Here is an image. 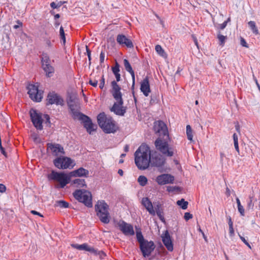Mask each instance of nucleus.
<instances>
[{
    "label": "nucleus",
    "instance_id": "f257e3e1",
    "mask_svg": "<svg viewBox=\"0 0 260 260\" xmlns=\"http://www.w3.org/2000/svg\"><path fill=\"white\" fill-rule=\"evenodd\" d=\"M135 162L139 170H145L150 166L151 151L149 147L143 144L135 152Z\"/></svg>",
    "mask_w": 260,
    "mask_h": 260
},
{
    "label": "nucleus",
    "instance_id": "f03ea898",
    "mask_svg": "<svg viewBox=\"0 0 260 260\" xmlns=\"http://www.w3.org/2000/svg\"><path fill=\"white\" fill-rule=\"evenodd\" d=\"M97 120L100 127L105 133H114L118 128L112 118L106 115L104 112L101 113L98 115Z\"/></svg>",
    "mask_w": 260,
    "mask_h": 260
},
{
    "label": "nucleus",
    "instance_id": "7ed1b4c3",
    "mask_svg": "<svg viewBox=\"0 0 260 260\" xmlns=\"http://www.w3.org/2000/svg\"><path fill=\"white\" fill-rule=\"evenodd\" d=\"M167 139H169L165 138L162 139L161 138H158L154 142V145L156 150L162 155L170 157L174 156L176 152V150L173 146L169 144Z\"/></svg>",
    "mask_w": 260,
    "mask_h": 260
},
{
    "label": "nucleus",
    "instance_id": "20e7f679",
    "mask_svg": "<svg viewBox=\"0 0 260 260\" xmlns=\"http://www.w3.org/2000/svg\"><path fill=\"white\" fill-rule=\"evenodd\" d=\"M167 139H169L165 138L162 139L161 138H158L154 142V145L156 150L162 155L170 157L174 156L176 152V150L173 146L169 144Z\"/></svg>",
    "mask_w": 260,
    "mask_h": 260
},
{
    "label": "nucleus",
    "instance_id": "39448f33",
    "mask_svg": "<svg viewBox=\"0 0 260 260\" xmlns=\"http://www.w3.org/2000/svg\"><path fill=\"white\" fill-rule=\"evenodd\" d=\"M95 209L100 220L104 223H108L110 221V215L107 204L104 201H98L95 206Z\"/></svg>",
    "mask_w": 260,
    "mask_h": 260
},
{
    "label": "nucleus",
    "instance_id": "423d86ee",
    "mask_svg": "<svg viewBox=\"0 0 260 260\" xmlns=\"http://www.w3.org/2000/svg\"><path fill=\"white\" fill-rule=\"evenodd\" d=\"M73 194L76 200L83 203L87 207H92V195L90 191L85 189H77Z\"/></svg>",
    "mask_w": 260,
    "mask_h": 260
},
{
    "label": "nucleus",
    "instance_id": "0eeeda50",
    "mask_svg": "<svg viewBox=\"0 0 260 260\" xmlns=\"http://www.w3.org/2000/svg\"><path fill=\"white\" fill-rule=\"evenodd\" d=\"M68 106L73 119H77L83 114L80 112V103L76 96L73 95L70 96L68 101Z\"/></svg>",
    "mask_w": 260,
    "mask_h": 260
},
{
    "label": "nucleus",
    "instance_id": "6e6552de",
    "mask_svg": "<svg viewBox=\"0 0 260 260\" xmlns=\"http://www.w3.org/2000/svg\"><path fill=\"white\" fill-rule=\"evenodd\" d=\"M48 178L49 180L58 181L61 188H64L69 183L70 179V177L64 173H59L55 171H52L48 175Z\"/></svg>",
    "mask_w": 260,
    "mask_h": 260
},
{
    "label": "nucleus",
    "instance_id": "1a4fd4ad",
    "mask_svg": "<svg viewBox=\"0 0 260 260\" xmlns=\"http://www.w3.org/2000/svg\"><path fill=\"white\" fill-rule=\"evenodd\" d=\"M73 162L72 159L65 156L58 157L53 161L54 166L59 169H72L75 165Z\"/></svg>",
    "mask_w": 260,
    "mask_h": 260
},
{
    "label": "nucleus",
    "instance_id": "9d476101",
    "mask_svg": "<svg viewBox=\"0 0 260 260\" xmlns=\"http://www.w3.org/2000/svg\"><path fill=\"white\" fill-rule=\"evenodd\" d=\"M150 166L156 167L160 172H162V167L166 162V159L160 154L155 152L151 154L150 158Z\"/></svg>",
    "mask_w": 260,
    "mask_h": 260
},
{
    "label": "nucleus",
    "instance_id": "9b49d317",
    "mask_svg": "<svg viewBox=\"0 0 260 260\" xmlns=\"http://www.w3.org/2000/svg\"><path fill=\"white\" fill-rule=\"evenodd\" d=\"M29 114L33 125L39 131L43 129V119L41 114L38 112L36 110L34 109H31L30 110Z\"/></svg>",
    "mask_w": 260,
    "mask_h": 260
},
{
    "label": "nucleus",
    "instance_id": "f8f14e48",
    "mask_svg": "<svg viewBox=\"0 0 260 260\" xmlns=\"http://www.w3.org/2000/svg\"><path fill=\"white\" fill-rule=\"evenodd\" d=\"M28 94L34 101L40 102L43 98L42 92L39 90L38 87L34 84H29L27 86Z\"/></svg>",
    "mask_w": 260,
    "mask_h": 260
},
{
    "label": "nucleus",
    "instance_id": "ddd939ff",
    "mask_svg": "<svg viewBox=\"0 0 260 260\" xmlns=\"http://www.w3.org/2000/svg\"><path fill=\"white\" fill-rule=\"evenodd\" d=\"M155 246L153 241H148V240L141 243L140 249L144 257H148L153 251Z\"/></svg>",
    "mask_w": 260,
    "mask_h": 260
},
{
    "label": "nucleus",
    "instance_id": "4468645a",
    "mask_svg": "<svg viewBox=\"0 0 260 260\" xmlns=\"http://www.w3.org/2000/svg\"><path fill=\"white\" fill-rule=\"evenodd\" d=\"M154 129L156 133L159 134V136H163V138L169 139V133L166 124L161 120L154 123Z\"/></svg>",
    "mask_w": 260,
    "mask_h": 260
},
{
    "label": "nucleus",
    "instance_id": "2eb2a0df",
    "mask_svg": "<svg viewBox=\"0 0 260 260\" xmlns=\"http://www.w3.org/2000/svg\"><path fill=\"white\" fill-rule=\"evenodd\" d=\"M112 90L111 93L114 99L120 105L123 104V101L122 98V93L120 91L121 87L115 81L111 82Z\"/></svg>",
    "mask_w": 260,
    "mask_h": 260
},
{
    "label": "nucleus",
    "instance_id": "dca6fc26",
    "mask_svg": "<svg viewBox=\"0 0 260 260\" xmlns=\"http://www.w3.org/2000/svg\"><path fill=\"white\" fill-rule=\"evenodd\" d=\"M77 119L83 122L84 127L89 134H91L92 132L96 130L97 125L92 122L91 119L88 116L83 114Z\"/></svg>",
    "mask_w": 260,
    "mask_h": 260
},
{
    "label": "nucleus",
    "instance_id": "f3484780",
    "mask_svg": "<svg viewBox=\"0 0 260 260\" xmlns=\"http://www.w3.org/2000/svg\"><path fill=\"white\" fill-rule=\"evenodd\" d=\"M120 230L125 236H133L135 232L132 225L128 224L123 220L120 221L118 223Z\"/></svg>",
    "mask_w": 260,
    "mask_h": 260
},
{
    "label": "nucleus",
    "instance_id": "a211bd4d",
    "mask_svg": "<svg viewBox=\"0 0 260 260\" xmlns=\"http://www.w3.org/2000/svg\"><path fill=\"white\" fill-rule=\"evenodd\" d=\"M47 105L48 104H55L56 105H63V100L54 92H49L48 94L47 98Z\"/></svg>",
    "mask_w": 260,
    "mask_h": 260
},
{
    "label": "nucleus",
    "instance_id": "6ab92c4d",
    "mask_svg": "<svg viewBox=\"0 0 260 260\" xmlns=\"http://www.w3.org/2000/svg\"><path fill=\"white\" fill-rule=\"evenodd\" d=\"M117 42L122 47H126L128 48L134 47L132 40L123 34H119L116 38Z\"/></svg>",
    "mask_w": 260,
    "mask_h": 260
},
{
    "label": "nucleus",
    "instance_id": "aec40b11",
    "mask_svg": "<svg viewBox=\"0 0 260 260\" xmlns=\"http://www.w3.org/2000/svg\"><path fill=\"white\" fill-rule=\"evenodd\" d=\"M174 180V177L168 174H164L158 176L156 177V181L159 185H164L166 184L173 183Z\"/></svg>",
    "mask_w": 260,
    "mask_h": 260
},
{
    "label": "nucleus",
    "instance_id": "412c9836",
    "mask_svg": "<svg viewBox=\"0 0 260 260\" xmlns=\"http://www.w3.org/2000/svg\"><path fill=\"white\" fill-rule=\"evenodd\" d=\"M161 238L162 242L167 249L170 251H173V245L168 231H165V233L162 235Z\"/></svg>",
    "mask_w": 260,
    "mask_h": 260
},
{
    "label": "nucleus",
    "instance_id": "4be33fe9",
    "mask_svg": "<svg viewBox=\"0 0 260 260\" xmlns=\"http://www.w3.org/2000/svg\"><path fill=\"white\" fill-rule=\"evenodd\" d=\"M122 105L116 101L111 108L110 110L117 115L123 116L126 112V108Z\"/></svg>",
    "mask_w": 260,
    "mask_h": 260
},
{
    "label": "nucleus",
    "instance_id": "5701e85b",
    "mask_svg": "<svg viewBox=\"0 0 260 260\" xmlns=\"http://www.w3.org/2000/svg\"><path fill=\"white\" fill-rule=\"evenodd\" d=\"M48 149H50L52 154L55 156H58L60 154H64L63 147L58 144H48Z\"/></svg>",
    "mask_w": 260,
    "mask_h": 260
},
{
    "label": "nucleus",
    "instance_id": "b1692460",
    "mask_svg": "<svg viewBox=\"0 0 260 260\" xmlns=\"http://www.w3.org/2000/svg\"><path fill=\"white\" fill-rule=\"evenodd\" d=\"M141 203L150 215L152 216L155 215V212L152 202L148 198H143L142 200Z\"/></svg>",
    "mask_w": 260,
    "mask_h": 260
},
{
    "label": "nucleus",
    "instance_id": "393cba45",
    "mask_svg": "<svg viewBox=\"0 0 260 260\" xmlns=\"http://www.w3.org/2000/svg\"><path fill=\"white\" fill-rule=\"evenodd\" d=\"M140 90L145 96H148L151 90L148 77H146L141 82Z\"/></svg>",
    "mask_w": 260,
    "mask_h": 260
},
{
    "label": "nucleus",
    "instance_id": "a878e982",
    "mask_svg": "<svg viewBox=\"0 0 260 260\" xmlns=\"http://www.w3.org/2000/svg\"><path fill=\"white\" fill-rule=\"evenodd\" d=\"M71 246L79 250H85L91 253L92 252H95L94 247L89 246L87 243H83L79 245L78 244H72Z\"/></svg>",
    "mask_w": 260,
    "mask_h": 260
},
{
    "label": "nucleus",
    "instance_id": "bb28decb",
    "mask_svg": "<svg viewBox=\"0 0 260 260\" xmlns=\"http://www.w3.org/2000/svg\"><path fill=\"white\" fill-rule=\"evenodd\" d=\"M71 175L75 177H83L87 176L89 174V171L83 168H80L77 170H74L71 172Z\"/></svg>",
    "mask_w": 260,
    "mask_h": 260
},
{
    "label": "nucleus",
    "instance_id": "cd10ccee",
    "mask_svg": "<svg viewBox=\"0 0 260 260\" xmlns=\"http://www.w3.org/2000/svg\"><path fill=\"white\" fill-rule=\"evenodd\" d=\"M154 209L155 210V214H157V215L159 217V219L161 221L165 222V218L164 217V212H163V209H162L161 205L160 203H157V204L156 205H155Z\"/></svg>",
    "mask_w": 260,
    "mask_h": 260
},
{
    "label": "nucleus",
    "instance_id": "c85d7f7f",
    "mask_svg": "<svg viewBox=\"0 0 260 260\" xmlns=\"http://www.w3.org/2000/svg\"><path fill=\"white\" fill-rule=\"evenodd\" d=\"M42 68L46 73L47 77H51L53 76L54 72V68L50 64H43Z\"/></svg>",
    "mask_w": 260,
    "mask_h": 260
},
{
    "label": "nucleus",
    "instance_id": "c756f323",
    "mask_svg": "<svg viewBox=\"0 0 260 260\" xmlns=\"http://www.w3.org/2000/svg\"><path fill=\"white\" fill-rule=\"evenodd\" d=\"M124 66L126 71L129 72L132 76V77H134L135 73L133 71L131 65L130 64L129 61L127 59H124L123 60Z\"/></svg>",
    "mask_w": 260,
    "mask_h": 260
},
{
    "label": "nucleus",
    "instance_id": "7c9ffc66",
    "mask_svg": "<svg viewBox=\"0 0 260 260\" xmlns=\"http://www.w3.org/2000/svg\"><path fill=\"white\" fill-rule=\"evenodd\" d=\"M253 196H249L247 200L246 209L248 211H253L254 209Z\"/></svg>",
    "mask_w": 260,
    "mask_h": 260
},
{
    "label": "nucleus",
    "instance_id": "2f4dec72",
    "mask_svg": "<svg viewBox=\"0 0 260 260\" xmlns=\"http://www.w3.org/2000/svg\"><path fill=\"white\" fill-rule=\"evenodd\" d=\"M248 24L253 34H254L256 35L259 34L258 30L256 26L255 23L254 21H250L249 22H248Z\"/></svg>",
    "mask_w": 260,
    "mask_h": 260
},
{
    "label": "nucleus",
    "instance_id": "473e14b6",
    "mask_svg": "<svg viewBox=\"0 0 260 260\" xmlns=\"http://www.w3.org/2000/svg\"><path fill=\"white\" fill-rule=\"evenodd\" d=\"M73 183L74 184H76L77 187H78L86 186L85 180L83 179H76L74 180Z\"/></svg>",
    "mask_w": 260,
    "mask_h": 260
},
{
    "label": "nucleus",
    "instance_id": "72a5a7b5",
    "mask_svg": "<svg viewBox=\"0 0 260 260\" xmlns=\"http://www.w3.org/2000/svg\"><path fill=\"white\" fill-rule=\"evenodd\" d=\"M95 252H92L91 253L99 256L100 259H103L106 256L105 253L102 250H99L98 249L94 248Z\"/></svg>",
    "mask_w": 260,
    "mask_h": 260
},
{
    "label": "nucleus",
    "instance_id": "f704fd0d",
    "mask_svg": "<svg viewBox=\"0 0 260 260\" xmlns=\"http://www.w3.org/2000/svg\"><path fill=\"white\" fill-rule=\"evenodd\" d=\"M188 204V202L187 201H185L183 199H182L180 200H178L177 202V204L178 206H180L181 208L183 210H185L187 209Z\"/></svg>",
    "mask_w": 260,
    "mask_h": 260
},
{
    "label": "nucleus",
    "instance_id": "c9c22d12",
    "mask_svg": "<svg viewBox=\"0 0 260 260\" xmlns=\"http://www.w3.org/2000/svg\"><path fill=\"white\" fill-rule=\"evenodd\" d=\"M138 181L140 185L144 186L147 184L148 180L145 176L141 175L138 177Z\"/></svg>",
    "mask_w": 260,
    "mask_h": 260
},
{
    "label": "nucleus",
    "instance_id": "e433bc0d",
    "mask_svg": "<svg viewBox=\"0 0 260 260\" xmlns=\"http://www.w3.org/2000/svg\"><path fill=\"white\" fill-rule=\"evenodd\" d=\"M136 237L137 240L138 242L139 243V244L140 245L141 243H143L147 241L146 240H145L144 238V237L141 233V231H137L136 232Z\"/></svg>",
    "mask_w": 260,
    "mask_h": 260
},
{
    "label": "nucleus",
    "instance_id": "4c0bfd02",
    "mask_svg": "<svg viewBox=\"0 0 260 260\" xmlns=\"http://www.w3.org/2000/svg\"><path fill=\"white\" fill-rule=\"evenodd\" d=\"M186 135L187 139L191 141L192 140L193 136L192 134V129L191 126L189 125L186 126Z\"/></svg>",
    "mask_w": 260,
    "mask_h": 260
},
{
    "label": "nucleus",
    "instance_id": "58836bf2",
    "mask_svg": "<svg viewBox=\"0 0 260 260\" xmlns=\"http://www.w3.org/2000/svg\"><path fill=\"white\" fill-rule=\"evenodd\" d=\"M57 206L60 208H67L69 207V203L63 200H60L56 202Z\"/></svg>",
    "mask_w": 260,
    "mask_h": 260
},
{
    "label": "nucleus",
    "instance_id": "ea45409f",
    "mask_svg": "<svg viewBox=\"0 0 260 260\" xmlns=\"http://www.w3.org/2000/svg\"><path fill=\"white\" fill-rule=\"evenodd\" d=\"M217 38L220 42V45H223L225 43V39H226V37L221 35L220 32H219L217 35Z\"/></svg>",
    "mask_w": 260,
    "mask_h": 260
},
{
    "label": "nucleus",
    "instance_id": "a19ab883",
    "mask_svg": "<svg viewBox=\"0 0 260 260\" xmlns=\"http://www.w3.org/2000/svg\"><path fill=\"white\" fill-rule=\"evenodd\" d=\"M156 52L161 56H163V54L165 53L164 49L162 48L160 45H157L155 48Z\"/></svg>",
    "mask_w": 260,
    "mask_h": 260
},
{
    "label": "nucleus",
    "instance_id": "79ce46f5",
    "mask_svg": "<svg viewBox=\"0 0 260 260\" xmlns=\"http://www.w3.org/2000/svg\"><path fill=\"white\" fill-rule=\"evenodd\" d=\"M64 3H65V2H59L56 4L55 2H52L50 4V6L52 8L56 9V8L60 7L62 6V5Z\"/></svg>",
    "mask_w": 260,
    "mask_h": 260
},
{
    "label": "nucleus",
    "instance_id": "37998d69",
    "mask_svg": "<svg viewBox=\"0 0 260 260\" xmlns=\"http://www.w3.org/2000/svg\"><path fill=\"white\" fill-rule=\"evenodd\" d=\"M112 70L114 74L119 73L120 72V70L119 65L118 64V63L116 62L115 66L112 68Z\"/></svg>",
    "mask_w": 260,
    "mask_h": 260
},
{
    "label": "nucleus",
    "instance_id": "c03bdc74",
    "mask_svg": "<svg viewBox=\"0 0 260 260\" xmlns=\"http://www.w3.org/2000/svg\"><path fill=\"white\" fill-rule=\"evenodd\" d=\"M42 64H50L49 57L47 55L44 56L42 59Z\"/></svg>",
    "mask_w": 260,
    "mask_h": 260
},
{
    "label": "nucleus",
    "instance_id": "a18cd8bd",
    "mask_svg": "<svg viewBox=\"0 0 260 260\" xmlns=\"http://www.w3.org/2000/svg\"><path fill=\"white\" fill-rule=\"evenodd\" d=\"M230 20V18H229L227 20L224 21L222 24L219 25L218 28L220 29H223L227 25L228 21Z\"/></svg>",
    "mask_w": 260,
    "mask_h": 260
},
{
    "label": "nucleus",
    "instance_id": "49530a36",
    "mask_svg": "<svg viewBox=\"0 0 260 260\" xmlns=\"http://www.w3.org/2000/svg\"><path fill=\"white\" fill-rule=\"evenodd\" d=\"M86 53H87V55L88 56V60H89V64L90 65V64H91V51L89 50V49L88 48L87 46H86Z\"/></svg>",
    "mask_w": 260,
    "mask_h": 260
},
{
    "label": "nucleus",
    "instance_id": "de8ad7c7",
    "mask_svg": "<svg viewBox=\"0 0 260 260\" xmlns=\"http://www.w3.org/2000/svg\"><path fill=\"white\" fill-rule=\"evenodd\" d=\"M44 41L45 42V44L46 46L49 48H51L53 46L52 42H54L53 40L52 41L50 40V39H46L44 40Z\"/></svg>",
    "mask_w": 260,
    "mask_h": 260
},
{
    "label": "nucleus",
    "instance_id": "09e8293b",
    "mask_svg": "<svg viewBox=\"0 0 260 260\" xmlns=\"http://www.w3.org/2000/svg\"><path fill=\"white\" fill-rule=\"evenodd\" d=\"M105 52H103V51H102L100 53V61L101 64H102L104 62V60H105Z\"/></svg>",
    "mask_w": 260,
    "mask_h": 260
},
{
    "label": "nucleus",
    "instance_id": "8fccbe9b",
    "mask_svg": "<svg viewBox=\"0 0 260 260\" xmlns=\"http://www.w3.org/2000/svg\"><path fill=\"white\" fill-rule=\"evenodd\" d=\"M104 85H105V78H104V76L103 75L102 77V78H101V80L100 81V85H99V87L102 89L104 87Z\"/></svg>",
    "mask_w": 260,
    "mask_h": 260
},
{
    "label": "nucleus",
    "instance_id": "3c124183",
    "mask_svg": "<svg viewBox=\"0 0 260 260\" xmlns=\"http://www.w3.org/2000/svg\"><path fill=\"white\" fill-rule=\"evenodd\" d=\"M184 217L186 220H188L189 219L192 218V215L189 212H186L184 214Z\"/></svg>",
    "mask_w": 260,
    "mask_h": 260
},
{
    "label": "nucleus",
    "instance_id": "603ef678",
    "mask_svg": "<svg viewBox=\"0 0 260 260\" xmlns=\"http://www.w3.org/2000/svg\"><path fill=\"white\" fill-rule=\"evenodd\" d=\"M238 210L242 216L244 215V212H245L244 209L242 206L238 207Z\"/></svg>",
    "mask_w": 260,
    "mask_h": 260
},
{
    "label": "nucleus",
    "instance_id": "864d4df0",
    "mask_svg": "<svg viewBox=\"0 0 260 260\" xmlns=\"http://www.w3.org/2000/svg\"><path fill=\"white\" fill-rule=\"evenodd\" d=\"M234 140V144H238V137L236 133H234L233 136Z\"/></svg>",
    "mask_w": 260,
    "mask_h": 260
},
{
    "label": "nucleus",
    "instance_id": "5fc2aeb1",
    "mask_svg": "<svg viewBox=\"0 0 260 260\" xmlns=\"http://www.w3.org/2000/svg\"><path fill=\"white\" fill-rule=\"evenodd\" d=\"M0 150L1 153L5 156L7 157V153L5 150L4 148L2 146V143H0Z\"/></svg>",
    "mask_w": 260,
    "mask_h": 260
},
{
    "label": "nucleus",
    "instance_id": "6e6d98bb",
    "mask_svg": "<svg viewBox=\"0 0 260 260\" xmlns=\"http://www.w3.org/2000/svg\"><path fill=\"white\" fill-rule=\"evenodd\" d=\"M89 83L90 85L93 86V87H96L97 85H98V81L97 80L92 81L91 80H90L89 81Z\"/></svg>",
    "mask_w": 260,
    "mask_h": 260
},
{
    "label": "nucleus",
    "instance_id": "4d7b16f0",
    "mask_svg": "<svg viewBox=\"0 0 260 260\" xmlns=\"http://www.w3.org/2000/svg\"><path fill=\"white\" fill-rule=\"evenodd\" d=\"M6 187L3 184H0V192L4 193L6 191Z\"/></svg>",
    "mask_w": 260,
    "mask_h": 260
},
{
    "label": "nucleus",
    "instance_id": "13d9d810",
    "mask_svg": "<svg viewBox=\"0 0 260 260\" xmlns=\"http://www.w3.org/2000/svg\"><path fill=\"white\" fill-rule=\"evenodd\" d=\"M229 234L230 236L232 237L234 235V230L233 226H229Z\"/></svg>",
    "mask_w": 260,
    "mask_h": 260
},
{
    "label": "nucleus",
    "instance_id": "bf43d9fd",
    "mask_svg": "<svg viewBox=\"0 0 260 260\" xmlns=\"http://www.w3.org/2000/svg\"><path fill=\"white\" fill-rule=\"evenodd\" d=\"M17 23H18V25H14L13 26V28L14 29H17L20 26H21L22 25V23L19 21V20H17Z\"/></svg>",
    "mask_w": 260,
    "mask_h": 260
},
{
    "label": "nucleus",
    "instance_id": "052dcab7",
    "mask_svg": "<svg viewBox=\"0 0 260 260\" xmlns=\"http://www.w3.org/2000/svg\"><path fill=\"white\" fill-rule=\"evenodd\" d=\"M241 44L242 46L248 47L247 44L245 40L243 38H241Z\"/></svg>",
    "mask_w": 260,
    "mask_h": 260
},
{
    "label": "nucleus",
    "instance_id": "680f3d73",
    "mask_svg": "<svg viewBox=\"0 0 260 260\" xmlns=\"http://www.w3.org/2000/svg\"><path fill=\"white\" fill-rule=\"evenodd\" d=\"M115 76V78L116 79V81H115L116 82H119L121 80V76H120V74L119 73H117L116 74H114Z\"/></svg>",
    "mask_w": 260,
    "mask_h": 260
},
{
    "label": "nucleus",
    "instance_id": "e2e57ef3",
    "mask_svg": "<svg viewBox=\"0 0 260 260\" xmlns=\"http://www.w3.org/2000/svg\"><path fill=\"white\" fill-rule=\"evenodd\" d=\"M30 213L34 215H37L41 217H43V215L40 213H39L35 210H31Z\"/></svg>",
    "mask_w": 260,
    "mask_h": 260
},
{
    "label": "nucleus",
    "instance_id": "0e129e2a",
    "mask_svg": "<svg viewBox=\"0 0 260 260\" xmlns=\"http://www.w3.org/2000/svg\"><path fill=\"white\" fill-rule=\"evenodd\" d=\"M239 237H240V239L242 241V242H243V243L245 245L248 244V242H247V241L245 239V238L244 237L241 236V235H239Z\"/></svg>",
    "mask_w": 260,
    "mask_h": 260
},
{
    "label": "nucleus",
    "instance_id": "69168bd1",
    "mask_svg": "<svg viewBox=\"0 0 260 260\" xmlns=\"http://www.w3.org/2000/svg\"><path fill=\"white\" fill-rule=\"evenodd\" d=\"M59 33H60V36H64L65 35V34H64V30H63V28L62 26H61L60 27V29H59Z\"/></svg>",
    "mask_w": 260,
    "mask_h": 260
},
{
    "label": "nucleus",
    "instance_id": "338daca9",
    "mask_svg": "<svg viewBox=\"0 0 260 260\" xmlns=\"http://www.w3.org/2000/svg\"><path fill=\"white\" fill-rule=\"evenodd\" d=\"M228 224L229 226H233V222L230 216H229L228 217Z\"/></svg>",
    "mask_w": 260,
    "mask_h": 260
},
{
    "label": "nucleus",
    "instance_id": "774afa93",
    "mask_svg": "<svg viewBox=\"0 0 260 260\" xmlns=\"http://www.w3.org/2000/svg\"><path fill=\"white\" fill-rule=\"evenodd\" d=\"M199 230L200 232H201V234H202L203 237L204 239H205V240L206 241H207V237L205 236V235L204 233L203 232V231L200 228L199 229Z\"/></svg>",
    "mask_w": 260,
    "mask_h": 260
}]
</instances>
